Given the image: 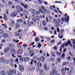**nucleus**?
Returning <instances> with one entry per match:
<instances>
[{
    "label": "nucleus",
    "mask_w": 75,
    "mask_h": 75,
    "mask_svg": "<svg viewBox=\"0 0 75 75\" xmlns=\"http://www.w3.org/2000/svg\"><path fill=\"white\" fill-rule=\"evenodd\" d=\"M8 50H9V48H6L5 49L4 52L5 54H7V52L8 51Z\"/></svg>",
    "instance_id": "9"
},
{
    "label": "nucleus",
    "mask_w": 75,
    "mask_h": 75,
    "mask_svg": "<svg viewBox=\"0 0 75 75\" xmlns=\"http://www.w3.org/2000/svg\"><path fill=\"white\" fill-rule=\"evenodd\" d=\"M9 62L11 63V64L13 63L14 62V60L13 59H11L9 60Z\"/></svg>",
    "instance_id": "29"
},
{
    "label": "nucleus",
    "mask_w": 75,
    "mask_h": 75,
    "mask_svg": "<svg viewBox=\"0 0 75 75\" xmlns=\"http://www.w3.org/2000/svg\"><path fill=\"white\" fill-rule=\"evenodd\" d=\"M50 9H52L53 8V10H54V9H55V6L54 5H53V6H50Z\"/></svg>",
    "instance_id": "27"
},
{
    "label": "nucleus",
    "mask_w": 75,
    "mask_h": 75,
    "mask_svg": "<svg viewBox=\"0 0 75 75\" xmlns=\"http://www.w3.org/2000/svg\"><path fill=\"white\" fill-rule=\"evenodd\" d=\"M20 25L18 23H16V27L17 28H19Z\"/></svg>",
    "instance_id": "32"
},
{
    "label": "nucleus",
    "mask_w": 75,
    "mask_h": 75,
    "mask_svg": "<svg viewBox=\"0 0 75 75\" xmlns=\"http://www.w3.org/2000/svg\"><path fill=\"white\" fill-rule=\"evenodd\" d=\"M23 47H27V45L24 44L23 45Z\"/></svg>",
    "instance_id": "51"
},
{
    "label": "nucleus",
    "mask_w": 75,
    "mask_h": 75,
    "mask_svg": "<svg viewBox=\"0 0 75 75\" xmlns=\"http://www.w3.org/2000/svg\"><path fill=\"white\" fill-rule=\"evenodd\" d=\"M33 50H31L29 52V54H31V53H33Z\"/></svg>",
    "instance_id": "49"
},
{
    "label": "nucleus",
    "mask_w": 75,
    "mask_h": 75,
    "mask_svg": "<svg viewBox=\"0 0 75 75\" xmlns=\"http://www.w3.org/2000/svg\"><path fill=\"white\" fill-rule=\"evenodd\" d=\"M53 22H54V23H57V20H56V19H54L53 20Z\"/></svg>",
    "instance_id": "56"
},
{
    "label": "nucleus",
    "mask_w": 75,
    "mask_h": 75,
    "mask_svg": "<svg viewBox=\"0 0 75 75\" xmlns=\"http://www.w3.org/2000/svg\"><path fill=\"white\" fill-rule=\"evenodd\" d=\"M61 71L62 74L65 73L66 72L64 70V68H62L61 69Z\"/></svg>",
    "instance_id": "13"
},
{
    "label": "nucleus",
    "mask_w": 75,
    "mask_h": 75,
    "mask_svg": "<svg viewBox=\"0 0 75 75\" xmlns=\"http://www.w3.org/2000/svg\"><path fill=\"white\" fill-rule=\"evenodd\" d=\"M4 31L1 30L0 29V34H3Z\"/></svg>",
    "instance_id": "39"
},
{
    "label": "nucleus",
    "mask_w": 75,
    "mask_h": 75,
    "mask_svg": "<svg viewBox=\"0 0 75 75\" xmlns=\"http://www.w3.org/2000/svg\"><path fill=\"white\" fill-rule=\"evenodd\" d=\"M7 73L8 75H13L12 72H11V70L7 71Z\"/></svg>",
    "instance_id": "11"
},
{
    "label": "nucleus",
    "mask_w": 75,
    "mask_h": 75,
    "mask_svg": "<svg viewBox=\"0 0 75 75\" xmlns=\"http://www.w3.org/2000/svg\"><path fill=\"white\" fill-rule=\"evenodd\" d=\"M41 45L40 43H38V47L40 48L41 47Z\"/></svg>",
    "instance_id": "44"
},
{
    "label": "nucleus",
    "mask_w": 75,
    "mask_h": 75,
    "mask_svg": "<svg viewBox=\"0 0 75 75\" xmlns=\"http://www.w3.org/2000/svg\"><path fill=\"white\" fill-rule=\"evenodd\" d=\"M51 42H52L53 43L54 42H55V40H51Z\"/></svg>",
    "instance_id": "62"
},
{
    "label": "nucleus",
    "mask_w": 75,
    "mask_h": 75,
    "mask_svg": "<svg viewBox=\"0 0 75 75\" xmlns=\"http://www.w3.org/2000/svg\"><path fill=\"white\" fill-rule=\"evenodd\" d=\"M30 59V58L29 57H25L24 59V61L25 62H27Z\"/></svg>",
    "instance_id": "16"
},
{
    "label": "nucleus",
    "mask_w": 75,
    "mask_h": 75,
    "mask_svg": "<svg viewBox=\"0 0 75 75\" xmlns=\"http://www.w3.org/2000/svg\"><path fill=\"white\" fill-rule=\"evenodd\" d=\"M73 44V47L74 48V49L75 50V41H73L72 42Z\"/></svg>",
    "instance_id": "24"
},
{
    "label": "nucleus",
    "mask_w": 75,
    "mask_h": 75,
    "mask_svg": "<svg viewBox=\"0 0 75 75\" xmlns=\"http://www.w3.org/2000/svg\"><path fill=\"white\" fill-rule=\"evenodd\" d=\"M44 3L45 5H48V3L46 1H44Z\"/></svg>",
    "instance_id": "53"
},
{
    "label": "nucleus",
    "mask_w": 75,
    "mask_h": 75,
    "mask_svg": "<svg viewBox=\"0 0 75 75\" xmlns=\"http://www.w3.org/2000/svg\"><path fill=\"white\" fill-rule=\"evenodd\" d=\"M19 70L21 72H23L24 71V67L22 65H20L19 67Z\"/></svg>",
    "instance_id": "5"
},
{
    "label": "nucleus",
    "mask_w": 75,
    "mask_h": 75,
    "mask_svg": "<svg viewBox=\"0 0 75 75\" xmlns=\"http://www.w3.org/2000/svg\"><path fill=\"white\" fill-rule=\"evenodd\" d=\"M23 13L24 15H26V14H28V12L26 11H25L23 12Z\"/></svg>",
    "instance_id": "23"
},
{
    "label": "nucleus",
    "mask_w": 75,
    "mask_h": 75,
    "mask_svg": "<svg viewBox=\"0 0 75 75\" xmlns=\"http://www.w3.org/2000/svg\"><path fill=\"white\" fill-rule=\"evenodd\" d=\"M57 62L58 63H60L61 62V58L59 57H58L57 59Z\"/></svg>",
    "instance_id": "17"
},
{
    "label": "nucleus",
    "mask_w": 75,
    "mask_h": 75,
    "mask_svg": "<svg viewBox=\"0 0 75 75\" xmlns=\"http://www.w3.org/2000/svg\"><path fill=\"white\" fill-rule=\"evenodd\" d=\"M36 69L38 71H39L40 70V68H39V67H37Z\"/></svg>",
    "instance_id": "45"
},
{
    "label": "nucleus",
    "mask_w": 75,
    "mask_h": 75,
    "mask_svg": "<svg viewBox=\"0 0 75 75\" xmlns=\"http://www.w3.org/2000/svg\"><path fill=\"white\" fill-rule=\"evenodd\" d=\"M40 11H37L36 10L34 9L31 10V12L33 15H39L40 13H41L42 14H45L46 13V12L47 11L46 9L44 8V6H42V7L39 8Z\"/></svg>",
    "instance_id": "1"
},
{
    "label": "nucleus",
    "mask_w": 75,
    "mask_h": 75,
    "mask_svg": "<svg viewBox=\"0 0 75 75\" xmlns=\"http://www.w3.org/2000/svg\"><path fill=\"white\" fill-rule=\"evenodd\" d=\"M47 24V23H46V22L45 21H43L42 23V24L43 25H46V24Z\"/></svg>",
    "instance_id": "36"
},
{
    "label": "nucleus",
    "mask_w": 75,
    "mask_h": 75,
    "mask_svg": "<svg viewBox=\"0 0 75 75\" xmlns=\"http://www.w3.org/2000/svg\"><path fill=\"white\" fill-rule=\"evenodd\" d=\"M14 35H16V36H18V37H20V35H20V34L19 33L17 34V33H14Z\"/></svg>",
    "instance_id": "35"
},
{
    "label": "nucleus",
    "mask_w": 75,
    "mask_h": 75,
    "mask_svg": "<svg viewBox=\"0 0 75 75\" xmlns=\"http://www.w3.org/2000/svg\"><path fill=\"white\" fill-rule=\"evenodd\" d=\"M2 35L4 38H7V37H8V35L6 34H4Z\"/></svg>",
    "instance_id": "14"
},
{
    "label": "nucleus",
    "mask_w": 75,
    "mask_h": 75,
    "mask_svg": "<svg viewBox=\"0 0 75 75\" xmlns=\"http://www.w3.org/2000/svg\"><path fill=\"white\" fill-rule=\"evenodd\" d=\"M33 62H34V60L33 59H32L30 63V65H32L33 64Z\"/></svg>",
    "instance_id": "46"
},
{
    "label": "nucleus",
    "mask_w": 75,
    "mask_h": 75,
    "mask_svg": "<svg viewBox=\"0 0 75 75\" xmlns=\"http://www.w3.org/2000/svg\"><path fill=\"white\" fill-rule=\"evenodd\" d=\"M41 59L42 62H44L45 60V58L44 57H41Z\"/></svg>",
    "instance_id": "30"
},
{
    "label": "nucleus",
    "mask_w": 75,
    "mask_h": 75,
    "mask_svg": "<svg viewBox=\"0 0 75 75\" xmlns=\"http://www.w3.org/2000/svg\"><path fill=\"white\" fill-rule=\"evenodd\" d=\"M18 58H17L15 60V62H16V63H17V62H18Z\"/></svg>",
    "instance_id": "52"
},
{
    "label": "nucleus",
    "mask_w": 75,
    "mask_h": 75,
    "mask_svg": "<svg viewBox=\"0 0 75 75\" xmlns=\"http://www.w3.org/2000/svg\"><path fill=\"white\" fill-rule=\"evenodd\" d=\"M50 61L52 62H54V59L53 58H51L50 59Z\"/></svg>",
    "instance_id": "47"
},
{
    "label": "nucleus",
    "mask_w": 75,
    "mask_h": 75,
    "mask_svg": "<svg viewBox=\"0 0 75 75\" xmlns=\"http://www.w3.org/2000/svg\"><path fill=\"white\" fill-rule=\"evenodd\" d=\"M36 20H37L38 21H40V17L38 16H37L35 17Z\"/></svg>",
    "instance_id": "22"
},
{
    "label": "nucleus",
    "mask_w": 75,
    "mask_h": 75,
    "mask_svg": "<svg viewBox=\"0 0 75 75\" xmlns=\"http://www.w3.org/2000/svg\"><path fill=\"white\" fill-rule=\"evenodd\" d=\"M57 31L58 33H59V31H60V30H59V28H57Z\"/></svg>",
    "instance_id": "57"
},
{
    "label": "nucleus",
    "mask_w": 75,
    "mask_h": 75,
    "mask_svg": "<svg viewBox=\"0 0 75 75\" xmlns=\"http://www.w3.org/2000/svg\"><path fill=\"white\" fill-rule=\"evenodd\" d=\"M17 23H23V21L22 19H18L17 20Z\"/></svg>",
    "instance_id": "20"
},
{
    "label": "nucleus",
    "mask_w": 75,
    "mask_h": 75,
    "mask_svg": "<svg viewBox=\"0 0 75 75\" xmlns=\"http://www.w3.org/2000/svg\"><path fill=\"white\" fill-rule=\"evenodd\" d=\"M23 60L24 58H21L20 59V60L21 62H23Z\"/></svg>",
    "instance_id": "48"
},
{
    "label": "nucleus",
    "mask_w": 75,
    "mask_h": 75,
    "mask_svg": "<svg viewBox=\"0 0 75 75\" xmlns=\"http://www.w3.org/2000/svg\"><path fill=\"white\" fill-rule=\"evenodd\" d=\"M23 7H24L25 8H27V7H28V6L27 5H23Z\"/></svg>",
    "instance_id": "43"
},
{
    "label": "nucleus",
    "mask_w": 75,
    "mask_h": 75,
    "mask_svg": "<svg viewBox=\"0 0 75 75\" xmlns=\"http://www.w3.org/2000/svg\"><path fill=\"white\" fill-rule=\"evenodd\" d=\"M39 37H37L35 38V42H38L39 41Z\"/></svg>",
    "instance_id": "19"
},
{
    "label": "nucleus",
    "mask_w": 75,
    "mask_h": 75,
    "mask_svg": "<svg viewBox=\"0 0 75 75\" xmlns=\"http://www.w3.org/2000/svg\"><path fill=\"white\" fill-rule=\"evenodd\" d=\"M8 4L9 6H12L13 5V3L12 2L9 1L8 3Z\"/></svg>",
    "instance_id": "33"
},
{
    "label": "nucleus",
    "mask_w": 75,
    "mask_h": 75,
    "mask_svg": "<svg viewBox=\"0 0 75 75\" xmlns=\"http://www.w3.org/2000/svg\"><path fill=\"white\" fill-rule=\"evenodd\" d=\"M47 64L46 63H45L44 64V68H45V67H47Z\"/></svg>",
    "instance_id": "54"
},
{
    "label": "nucleus",
    "mask_w": 75,
    "mask_h": 75,
    "mask_svg": "<svg viewBox=\"0 0 75 75\" xmlns=\"http://www.w3.org/2000/svg\"><path fill=\"white\" fill-rule=\"evenodd\" d=\"M2 25H3V26H4V27H5V28H7V26H6V24H2Z\"/></svg>",
    "instance_id": "40"
},
{
    "label": "nucleus",
    "mask_w": 75,
    "mask_h": 75,
    "mask_svg": "<svg viewBox=\"0 0 75 75\" xmlns=\"http://www.w3.org/2000/svg\"><path fill=\"white\" fill-rule=\"evenodd\" d=\"M30 69L31 71H33L35 70V66H31L30 67Z\"/></svg>",
    "instance_id": "4"
},
{
    "label": "nucleus",
    "mask_w": 75,
    "mask_h": 75,
    "mask_svg": "<svg viewBox=\"0 0 75 75\" xmlns=\"http://www.w3.org/2000/svg\"><path fill=\"white\" fill-rule=\"evenodd\" d=\"M21 7L20 6H16V8L17 10H19L21 8Z\"/></svg>",
    "instance_id": "34"
},
{
    "label": "nucleus",
    "mask_w": 75,
    "mask_h": 75,
    "mask_svg": "<svg viewBox=\"0 0 75 75\" xmlns=\"http://www.w3.org/2000/svg\"><path fill=\"white\" fill-rule=\"evenodd\" d=\"M11 17H16V16H17V14L16 12H13L11 14Z\"/></svg>",
    "instance_id": "6"
},
{
    "label": "nucleus",
    "mask_w": 75,
    "mask_h": 75,
    "mask_svg": "<svg viewBox=\"0 0 75 75\" xmlns=\"http://www.w3.org/2000/svg\"><path fill=\"white\" fill-rule=\"evenodd\" d=\"M20 4L21 5V6H24V5L22 3H21Z\"/></svg>",
    "instance_id": "63"
},
{
    "label": "nucleus",
    "mask_w": 75,
    "mask_h": 75,
    "mask_svg": "<svg viewBox=\"0 0 75 75\" xmlns=\"http://www.w3.org/2000/svg\"><path fill=\"white\" fill-rule=\"evenodd\" d=\"M65 54H63L61 56L62 59H64V58H65Z\"/></svg>",
    "instance_id": "26"
},
{
    "label": "nucleus",
    "mask_w": 75,
    "mask_h": 75,
    "mask_svg": "<svg viewBox=\"0 0 75 75\" xmlns=\"http://www.w3.org/2000/svg\"><path fill=\"white\" fill-rule=\"evenodd\" d=\"M8 62H9V61L7 60H5V61L4 62V64H8Z\"/></svg>",
    "instance_id": "31"
},
{
    "label": "nucleus",
    "mask_w": 75,
    "mask_h": 75,
    "mask_svg": "<svg viewBox=\"0 0 75 75\" xmlns=\"http://www.w3.org/2000/svg\"><path fill=\"white\" fill-rule=\"evenodd\" d=\"M11 52H12V53L13 54H16V52H17V50H16L14 49V48L13 49H12V50H11Z\"/></svg>",
    "instance_id": "10"
},
{
    "label": "nucleus",
    "mask_w": 75,
    "mask_h": 75,
    "mask_svg": "<svg viewBox=\"0 0 75 75\" xmlns=\"http://www.w3.org/2000/svg\"><path fill=\"white\" fill-rule=\"evenodd\" d=\"M62 47L63 48H64V45H63L62 46H61L60 47V51H62Z\"/></svg>",
    "instance_id": "37"
},
{
    "label": "nucleus",
    "mask_w": 75,
    "mask_h": 75,
    "mask_svg": "<svg viewBox=\"0 0 75 75\" xmlns=\"http://www.w3.org/2000/svg\"><path fill=\"white\" fill-rule=\"evenodd\" d=\"M6 14H8V9H6Z\"/></svg>",
    "instance_id": "61"
},
{
    "label": "nucleus",
    "mask_w": 75,
    "mask_h": 75,
    "mask_svg": "<svg viewBox=\"0 0 75 75\" xmlns=\"http://www.w3.org/2000/svg\"><path fill=\"white\" fill-rule=\"evenodd\" d=\"M56 27H59V23L57 22L56 23Z\"/></svg>",
    "instance_id": "38"
},
{
    "label": "nucleus",
    "mask_w": 75,
    "mask_h": 75,
    "mask_svg": "<svg viewBox=\"0 0 75 75\" xmlns=\"http://www.w3.org/2000/svg\"><path fill=\"white\" fill-rule=\"evenodd\" d=\"M31 22H28L27 23V25H28L29 26H30V25H31Z\"/></svg>",
    "instance_id": "50"
},
{
    "label": "nucleus",
    "mask_w": 75,
    "mask_h": 75,
    "mask_svg": "<svg viewBox=\"0 0 75 75\" xmlns=\"http://www.w3.org/2000/svg\"><path fill=\"white\" fill-rule=\"evenodd\" d=\"M68 64V62H64L63 63V65H67Z\"/></svg>",
    "instance_id": "41"
},
{
    "label": "nucleus",
    "mask_w": 75,
    "mask_h": 75,
    "mask_svg": "<svg viewBox=\"0 0 75 75\" xmlns=\"http://www.w3.org/2000/svg\"><path fill=\"white\" fill-rule=\"evenodd\" d=\"M4 19L5 20H7V18L6 16V14L4 13Z\"/></svg>",
    "instance_id": "25"
},
{
    "label": "nucleus",
    "mask_w": 75,
    "mask_h": 75,
    "mask_svg": "<svg viewBox=\"0 0 75 75\" xmlns=\"http://www.w3.org/2000/svg\"><path fill=\"white\" fill-rule=\"evenodd\" d=\"M54 35H57V32H56V30H55L54 33Z\"/></svg>",
    "instance_id": "64"
},
{
    "label": "nucleus",
    "mask_w": 75,
    "mask_h": 75,
    "mask_svg": "<svg viewBox=\"0 0 75 75\" xmlns=\"http://www.w3.org/2000/svg\"><path fill=\"white\" fill-rule=\"evenodd\" d=\"M17 52L18 55H20V54H22V52H23V50L21 49H19L18 50Z\"/></svg>",
    "instance_id": "7"
},
{
    "label": "nucleus",
    "mask_w": 75,
    "mask_h": 75,
    "mask_svg": "<svg viewBox=\"0 0 75 75\" xmlns=\"http://www.w3.org/2000/svg\"><path fill=\"white\" fill-rule=\"evenodd\" d=\"M38 67H42V65H41V63L40 62H39L38 63Z\"/></svg>",
    "instance_id": "21"
},
{
    "label": "nucleus",
    "mask_w": 75,
    "mask_h": 75,
    "mask_svg": "<svg viewBox=\"0 0 75 75\" xmlns=\"http://www.w3.org/2000/svg\"><path fill=\"white\" fill-rule=\"evenodd\" d=\"M61 21V19H59V18L58 19L57 21L58 22V23H60V22Z\"/></svg>",
    "instance_id": "58"
},
{
    "label": "nucleus",
    "mask_w": 75,
    "mask_h": 75,
    "mask_svg": "<svg viewBox=\"0 0 75 75\" xmlns=\"http://www.w3.org/2000/svg\"><path fill=\"white\" fill-rule=\"evenodd\" d=\"M5 61V58L4 57H2L0 59V62H4Z\"/></svg>",
    "instance_id": "8"
},
{
    "label": "nucleus",
    "mask_w": 75,
    "mask_h": 75,
    "mask_svg": "<svg viewBox=\"0 0 75 75\" xmlns=\"http://www.w3.org/2000/svg\"><path fill=\"white\" fill-rule=\"evenodd\" d=\"M57 69V68L56 67H54L53 68L52 70V71L50 73V75H54V74L55 75L57 74V72L56 71Z\"/></svg>",
    "instance_id": "2"
},
{
    "label": "nucleus",
    "mask_w": 75,
    "mask_h": 75,
    "mask_svg": "<svg viewBox=\"0 0 75 75\" xmlns=\"http://www.w3.org/2000/svg\"><path fill=\"white\" fill-rule=\"evenodd\" d=\"M8 47H10V48H11V50H12L13 49L15 48L14 45L11 43H10L8 44Z\"/></svg>",
    "instance_id": "3"
},
{
    "label": "nucleus",
    "mask_w": 75,
    "mask_h": 75,
    "mask_svg": "<svg viewBox=\"0 0 75 75\" xmlns=\"http://www.w3.org/2000/svg\"><path fill=\"white\" fill-rule=\"evenodd\" d=\"M44 69L45 71H48V69H49V67L48 66H47V67H46L44 68Z\"/></svg>",
    "instance_id": "28"
},
{
    "label": "nucleus",
    "mask_w": 75,
    "mask_h": 75,
    "mask_svg": "<svg viewBox=\"0 0 75 75\" xmlns=\"http://www.w3.org/2000/svg\"><path fill=\"white\" fill-rule=\"evenodd\" d=\"M0 74L1 75H4L6 74V72L4 71H1Z\"/></svg>",
    "instance_id": "18"
},
{
    "label": "nucleus",
    "mask_w": 75,
    "mask_h": 75,
    "mask_svg": "<svg viewBox=\"0 0 75 75\" xmlns=\"http://www.w3.org/2000/svg\"><path fill=\"white\" fill-rule=\"evenodd\" d=\"M67 44H69H69H71V41L70 40L68 41L67 42Z\"/></svg>",
    "instance_id": "55"
},
{
    "label": "nucleus",
    "mask_w": 75,
    "mask_h": 75,
    "mask_svg": "<svg viewBox=\"0 0 75 75\" xmlns=\"http://www.w3.org/2000/svg\"><path fill=\"white\" fill-rule=\"evenodd\" d=\"M11 56H12V57H13L14 58H16V56H15L14 55V54H11Z\"/></svg>",
    "instance_id": "59"
},
{
    "label": "nucleus",
    "mask_w": 75,
    "mask_h": 75,
    "mask_svg": "<svg viewBox=\"0 0 75 75\" xmlns=\"http://www.w3.org/2000/svg\"><path fill=\"white\" fill-rule=\"evenodd\" d=\"M69 16H67V18H66L64 19V20L65 22L66 23L67 21V23H68V21H69Z\"/></svg>",
    "instance_id": "12"
},
{
    "label": "nucleus",
    "mask_w": 75,
    "mask_h": 75,
    "mask_svg": "<svg viewBox=\"0 0 75 75\" xmlns=\"http://www.w3.org/2000/svg\"><path fill=\"white\" fill-rule=\"evenodd\" d=\"M36 19H35V18H33L32 19V21L33 22H36Z\"/></svg>",
    "instance_id": "42"
},
{
    "label": "nucleus",
    "mask_w": 75,
    "mask_h": 75,
    "mask_svg": "<svg viewBox=\"0 0 75 75\" xmlns=\"http://www.w3.org/2000/svg\"><path fill=\"white\" fill-rule=\"evenodd\" d=\"M56 54H57V55H61V53L59 52H57Z\"/></svg>",
    "instance_id": "60"
},
{
    "label": "nucleus",
    "mask_w": 75,
    "mask_h": 75,
    "mask_svg": "<svg viewBox=\"0 0 75 75\" xmlns=\"http://www.w3.org/2000/svg\"><path fill=\"white\" fill-rule=\"evenodd\" d=\"M11 71L12 74H16V71L15 70L12 69L11 70Z\"/></svg>",
    "instance_id": "15"
}]
</instances>
